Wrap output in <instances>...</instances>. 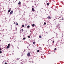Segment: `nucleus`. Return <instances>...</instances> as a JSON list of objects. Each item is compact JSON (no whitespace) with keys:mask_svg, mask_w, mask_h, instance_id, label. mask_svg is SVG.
<instances>
[{"mask_svg":"<svg viewBox=\"0 0 64 64\" xmlns=\"http://www.w3.org/2000/svg\"><path fill=\"white\" fill-rule=\"evenodd\" d=\"M18 4V5H20V4H21V2H19Z\"/></svg>","mask_w":64,"mask_h":64,"instance_id":"obj_5","label":"nucleus"},{"mask_svg":"<svg viewBox=\"0 0 64 64\" xmlns=\"http://www.w3.org/2000/svg\"><path fill=\"white\" fill-rule=\"evenodd\" d=\"M1 49H2L1 48H0V51H1Z\"/></svg>","mask_w":64,"mask_h":64,"instance_id":"obj_23","label":"nucleus"},{"mask_svg":"<svg viewBox=\"0 0 64 64\" xmlns=\"http://www.w3.org/2000/svg\"><path fill=\"white\" fill-rule=\"evenodd\" d=\"M26 39V38H23V40H25V39Z\"/></svg>","mask_w":64,"mask_h":64,"instance_id":"obj_14","label":"nucleus"},{"mask_svg":"<svg viewBox=\"0 0 64 64\" xmlns=\"http://www.w3.org/2000/svg\"><path fill=\"white\" fill-rule=\"evenodd\" d=\"M36 43L35 42H33V44H35Z\"/></svg>","mask_w":64,"mask_h":64,"instance_id":"obj_10","label":"nucleus"},{"mask_svg":"<svg viewBox=\"0 0 64 64\" xmlns=\"http://www.w3.org/2000/svg\"><path fill=\"white\" fill-rule=\"evenodd\" d=\"M41 37H42L41 36H39V38H41Z\"/></svg>","mask_w":64,"mask_h":64,"instance_id":"obj_16","label":"nucleus"},{"mask_svg":"<svg viewBox=\"0 0 64 64\" xmlns=\"http://www.w3.org/2000/svg\"><path fill=\"white\" fill-rule=\"evenodd\" d=\"M14 24H16V23H15V22H14Z\"/></svg>","mask_w":64,"mask_h":64,"instance_id":"obj_29","label":"nucleus"},{"mask_svg":"<svg viewBox=\"0 0 64 64\" xmlns=\"http://www.w3.org/2000/svg\"><path fill=\"white\" fill-rule=\"evenodd\" d=\"M17 60V59H16V60Z\"/></svg>","mask_w":64,"mask_h":64,"instance_id":"obj_31","label":"nucleus"},{"mask_svg":"<svg viewBox=\"0 0 64 64\" xmlns=\"http://www.w3.org/2000/svg\"><path fill=\"white\" fill-rule=\"evenodd\" d=\"M56 48H55L54 49V50H56Z\"/></svg>","mask_w":64,"mask_h":64,"instance_id":"obj_27","label":"nucleus"},{"mask_svg":"<svg viewBox=\"0 0 64 64\" xmlns=\"http://www.w3.org/2000/svg\"><path fill=\"white\" fill-rule=\"evenodd\" d=\"M10 11H11L10 10H9L8 11V12H10Z\"/></svg>","mask_w":64,"mask_h":64,"instance_id":"obj_9","label":"nucleus"},{"mask_svg":"<svg viewBox=\"0 0 64 64\" xmlns=\"http://www.w3.org/2000/svg\"><path fill=\"white\" fill-rule=\"evenodd\" d=\"M16 25H18V23H17V24H16Z\"/></svg>","mask_w":64,"mask_h":64,"instance_id":"obj_26","label":"nucleus"},{"mask_svg":"<svg viewBox=\"0 0 64 64\" xmlns=\"http://www.w3.org/2000/svg\"><path fill=\"white\" fill-rule=\"evenodd\" d=\"M39 48H40V49L41 50H42V48H41L40 47H39Z\"/></svg>","mask_w":64,"mask_h":64,"instance_id":"obj_22","label":"nucleus"},{"mask_svg":"<svg viewBox=\"0 0 64 64\" xmlns=\"http://www.w3.org/2000/svg\"><path fill=\"white\" fill-rule=\"evenodd\" d=\"M19 59H20V58H18V60H19Z\"/></svg>","mask_w":64,"mask_h":64,"instance_id":"obj_33","label":"nucleus"},{"mask_svg":"<svg viewBox=\"0 0 64 64\" xmlns=\"http://www.w3.org/2000/svg\"><path fill=\"white\" fill-rule=\"evenodd\" d=\"M25 26L26 27V26H27V24H25Z\"/></svg>","mask_w":64,"mask_h":64,"instance_id":"obj_20","label":"nucleus"},{"mask_svg":"<svg viewBox=\"0 0 64 64\" xmlns=\"http://www.w3.org/2000/svg\"><path fill=\"white\" fill-rule=\"evenodd\" d=\"M27 27L28 28H30V26H27Z\"/></svg>","mask_w":64,"mask_h":64,"instance_id":"obj_7","label":"nucleus"},{"mask_svg":"<svg viewBox=\"0 0 64 64\" xmlns=\"http://www.w3.org/2000/svg\"><path fill=\"white\" fill-rule=\"evenodd\" d=\"M16 30H17V28H16Z\"/></svg>","mask_w":64,"mask_h":64,"instance_id":"obj_32","label":"nucleus"},{"mask_svg":"<svg viewBox=\"0 0 64 64\" xmlns=\"http://www.w3.org/2000/svg\"><path fill=\"white\" fill-rule=\"evenodd\" d=\"M47 5L48 6V5H49V3H48L47 4Z\"/></svg>","mask_w":64,"mask_h":64,"instance_id":"obj_12","label":"nucleus"},{"mask_svg":"<svg viewBox=\"0 0 64 64\" xmlns=\"http://www.w3.org/2000/svg\"><path fill=\"white\" fill-rule=\"evenodd\" d=\"M32 27H34V26H35V24H33L32 25Z\"/></svg>","mask_w":64,"mask_h":64,"instance_id":"obj_6","label":"nucleus"},{"mask_svg":"<svg viewBox=\"0 0 64 64\" xmlns=\"http://www.w3.org/2000/svg\"><path fill=\"white\" fill-rule=\"evenodd\" d=\"M35 6H36V4H35Z\"/></svg>","mask_w":64,"mask_h":64,"instance_id":"obj_30","label":"nucleus"},{"mask_svg":"<svg viewBox=\"0 0 64 64\" xmlns=\"http://www.w3.org/2000/svg\"><path fill=\"white\" fill-rule=\"evenodd\" d=\"M9 46H7V47H6V48H8V49H9Z\"/></svg>","mask_w":64,"mask_h":64,"instance_id":"obj_8","label":"nucleus"},{"mask_svg":"<svg viewBox=\"0 0 64 64\" xmlns=\"http://www.w3.org/2000/svg\"><path fill=\"white\" fill-rule=\"evenodd\" d=\"M28 38H30V36H28Z\"/></svg>","mask_w":64,"mask_h":64,"instance_id":"obj_21","label":"nucleus"},{"mask_svg":"<svg viewBox=\"0 0 64 64\" xmlns=\"http://www.w3.org/2000/svg\"><path fill=\"white\" fill-rule=\"evenodd\" d=\"M22 27H24V25H22Z\"/></svg>","mask_w":64,"mask_h":64,"instance_id":"obj_15","label":"nucleus"},{"mask_svg":"<svg viewBox=\"0 0 64 64\" xmlns=\"http://www.w3.org/2000/svg\"><path fill=\"white\" fill-rule=\"evenodd\" d=\"M32 11H35V10H34V8H32Z\"/></svg>","mask_w":64,"mask_h":64,"instance_id":"obj_3","label":"nucleus"},{"mask_svg":"<svg viewBox=\"0 0 64 64\" xmlns=\"http://www.w3.org/2000/svg\"><path fill=\"white\" fill-rule=\"evenodd\" d=\"M27 55L28 56H29L30 55V52H29L27 54Z\"/></svg>","mask_w":64,"mask_h":64,"instance_id":"obj_2","label":"nucleus"},{"mask_svg":"<svg viewBox=\"0 0 64 64\" xmlns=\"http://www.w3.org/2000/svg\"><path fill=\"white\" fill-rule=\"evenodd\" d=\"M62 20H64V18H62Z\"/></svg>","mask_w":64,"mask_h":64,"instance_id":"obj_18","label":"nucleus"},{"mask_svg":"<svg viewBox=\"0 0 64 64\" xmlns=\"http://www.w3.org/2000/svg\"><path fill=\"white\" fill-rule=\"evenodd\" d=\"M2 53V51H0V54Z\"/></svg>","mask_w":64,"mask_h":64,"instance_id":"obj_24","label":"nucleus"},{"mask_svg":"<svg viewBox=\"0 0 64 64\" xmlns=\"http://www.w3.org/2000/svg\"><path fill=\"white\" fill-rule=\"evenodd\" d=\"M0 31H1L0 30Z\"/></svg>","mask_w":64,"mask_h":64,"instance_id":"obj_34","label":"nucleus"},{"mask_svg":"<svg viewBox=\"0 0 64 64\" xmlns=\"http://www.w3.org/2000/svg\"><path fill=\"white\" fill-rule=\"evenodd\" d=\"M40 51L39 50H37V52H39Z\"/></svg>","mask_w":64,"mask_h":64,"instance_id":"obj_17","label":"nucleus"},{"mask_svg":"<svg viewBox=\"0 0 64 64\" xmlns=\"http://www.w3.org/2000/svg\"><path fill=\"white\" fill-rule=\"evenodd\" d=\"M13 10L11 11L10 13V14H12L13 13Z\"/></svg>","mask_w":64,"mask_h":64,"instance_id":"obj_4","label":"nucleus"},{"mask_svg":"<svg viewBox=\"0 0 64 64\" xmlns=\"http://www.w3.org/2000/svg\"><path fill=\"white\" fill-rule=\"evenodd\" d=\"M21 30L22 31V32H23V29H22V30H20V31H21Z\"/></svg>","mask_w":64,"mask_h":64,"instance_id":"obj_11","label":"nucleus"},{"mask_svg":"<svg viewBox=\"0 0 64 64\" xmlns=\"http://www.w3.org/2000/svg\"><path fill=\"white\" fill-rule=\"evenodd\" d=\"M4 64H7V63L6 62H5V63H4Z\"/></svg>","mask_w":64,"mask_h":64,"instance_id":"obj_25","label":"nucleus"},{"mask_svg":"<svg viewBox=\"0 0 64 64\" xmlns=\"http://www.w3.org/2000/svg\"><path fill=\"white\" fill-rule=\"evenodd\" d=\"M47 18L48 19H51V17L49 16H48L47 17Z\"/></svg>","mask_w":64,"mask_h":64,"instance_id":"obj_1","label":"nucleus"},{"mask_svg":"<svg viewBox=\"0 0 64 64\" xmlns=\"http://www.w3.org/2000/svg\"><path fill=\"white\" fill-rule=\"evenodd\" d=\"M52 42L53 43H54V41H53Z\"/></svg>","mask_w":64,"mask_h":64,"instance_id":"obj_28","label":"nucleus"},{"mask_svg":"<svg viewBox=\"0 0 64 64\" xmlns=\"http://www.w3.org/2000/svg\"><path fill=\"white\" fill-rule=\"evenodd\" d=\"M10 44H8V46H9V47H10Z\"/></svg>","mask_w":64,"mask_h":64,"instance_id":"obj_13","label":"nucleus"},{"mask_svg":"<svg viewBox=\"0 0 64 64\" xmlns=\"http://www.w3.org/2000/svg\"><path fill=\"white\" fill-rule=\"evenodd\" d=\"M44 25H46V22H44Z\"/></svg>","mask_w":64,"mask_h":64,"instance_id":"obj_19","label":"nucleus"}]
</instances>
